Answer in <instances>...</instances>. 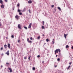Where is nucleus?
<instances>
[{
  "instance_id": "nucleus-1",
  "label": "nucleus",
  "mask_w": 73,
  "mask_h": 73,
  "mask_svg": "<svg viewBox=\"0 0 73 73\" xmlns=\"http://www.w3.org/2000/svg\"><path fill=\"white\" fill-rule=\"evenodd\" d=\"M0 3L2 4L1 6V8H4V5H3V1L1 0H0Z\"/></svg>"
},
{
  "instance_id": "nucleus-2",
  "label": "nucleus",
  "mask_w": 73,
  "mask_h": 73,
  "mask_svg": "<svg viewBox=\"0 0 73 73\" xmlns=\"http://www.w3.org/2000/svg\"><path fill=\"white\" fill-rule=\"evenodd\" d=\"M27 9V7H25L23 9H22L21 11L22 12H25V10Z\"/></svg>"
},
{
  "instance_id": "nucleus-3",
  "label": "nucleus",
  "mask_w": 73,
  "mask_h": 73,
  "mask_svg": "<svg viewBox=\"0 0 73 73\" xmlns=\"http://www.w3.org/2000/svg\"><path fill=\"white\" fill-rule=\"evenodd\" d=\"M18 27L19 29H21V25H20V24H19L18 25Z\"/></svg>"
},
{
  "instance_id": "nucleus-4",
  "label": "nucleus",
  "mask_w": 73,
  "mask_h": 73,
  "mask_svg": "<svg viewBox=\"0 0 73 73\" xmlns=\"http://www.w3.org/2000/svg\"><path fill=\"white\" fill-rule=\"evenodd\" d=\"M15 18L17 20H18V19H19V16L17 15L15 17Z\"/></svg>"
},
{
  "instance_id": "nucleus-5",
  "label": "nucleus",
  "mask_w": 73,
  "mask_h": 73,
  "mask_svg": "<svg viewBox=\"0 0 73 73\" xmlns=\"http://www.w3.org/2000/svg\"><path fill=\"white\" fill-rule=\"evenodd\" d=\"M31 26H32V23H30V25L29 26L28 28H31Z\"/></svg>"
},
{
  "instance_id": "nucleus-6",
  "label": "nucleus",
  "mask_w": 73,
  "mask_h": 73,
  "mask_svg": "<svg viewBox=\"0 0 73 73\" xmlns=\"http://www.w3.org/2000/svg\"><path fill=\"white\" fill-rule=\"evenodd\" d=\"M10 46H11V44H8V47L9 48V49H10L11 48Z\"/></svg>"
},
{
  "instance_id": "nucleus-7",
  "label": "nucleus",
  "mask_w": 73,
  "mask_h": 73,
  "mask_svg": "<svg viewBox=\"0 0 73 73\" xmlns=\"http://www.w3.org/2000/svg\"><path fill=\"white\" fill-rule=\"evenodd\" d=\"M5 54H7V55H8V56L9 55V50L7 51V52H6L5 53Z\"/></svg>"
},
{
  "instance_id": "nucleus-8",
  "label": "nucleus",
  "mask_w": 73,
  "mask_h": 73,
  "mask_svg": "<svg viewBox=\"0 0 73 73\" xmlns=\"http://www.w3.org/2000/svg\"><path fill=\"white\" fill-rule=\"evenodd\" d=\"M32 3V1L31 0H29L28 1L29 4H31Z\"/></svg>"
},
{
  "instance_id": "nucleus-9",
  "label": "nucleus",
  "mask_w": 73,
  "mask_h": 73,
  "mask_svg": "<svg viewBox=\"0 0 73 73\" xmlns=\"http://www.w3.org/2000/svg\"><path fill=\"white\" fill-rule=\"evenodd\" d=\"M8 69H9V70H10V73H11L12 71V69H11V68H9Z\"/></svg>"
},
{
  "instance_id": "nucleus-10",
  "label": "nucleus",
  "mask_w": 73,
  "mask_h": 73,
  "mask_svg": "<svg viewBox=\"0 0 73 73\" xmlns=\"http://www.w3.org/2000/svg\"><path fill=\"white\" fill-rule=\"evenodd\" d=\"M7 45L6 44H5L4 46V47L5 48V49H7Z\"/></svg>"
},
{
  "instance_id": "nucleus-11",
  "label": "nucleus",
  "mask_w": 73,
  "mask_h": 73,
  "mask_svg": "<svg viewBox=\"0 0 73 73\" xmlns=\"http://www.w3.org/2000/svg\"><path fill=\"white\" fill-rule=\"evenodd\" d=\"M64 37L65 38H66V34H64Z\"/></svg>"
},
{
  "instance_id": "nucleus-12",
  "label": "nucleus",
  "mask_w": 73,
  "mask_h": 73,
  "mask_svg": "<svg viewBox=\"0 0 73 73\" xmlns=\"http://www.w3.org/2000/svg\"><path fill=\"white\" fill-rule=\"evenodd\" d=\"M40 38V36H38L37 37V39L38 40H39V39Z\"/></svg>"
},
{
  "instance_id": "nucleus-13",
  "label": "nucleus",
  "mask_w": 73,
  "mask_h": 73,
  "mask_svg": "<svg viewBox=\"0 0 73 73\" xmlns=\"http://www.w3.org/2000/svg\"><path fill=\"white\" fill-rule=\"evenodd\" d=\"M31 56H29V57H28V58L29 60H30V58H31Z\"/></svg>"
},
{
  "instance_id": "nucleus-14",
  "label": "nucleus",
  "mask_w": 73,
  "mask_h": 73,
  "mask_svg": "<svg viewBox=\"0 0 73 73\" xmlns=\"http://www.w3.org/2000/svg\"><path fill=\"white\" fill-rule=\"evenodd\" d=\"M58 9H59V10L60 11H61V8L60 7H58Z\"/></svg>"
},
{
  "instance_id": "nucleus-15",
  "label": "nucleus",
  "mask_w": 73,
  "mask_h": 73,
  "mask_svg": "<svg viewBox=\"0 0 73 73\" xmlns=\"http://www.w3.org/2000/svg\"><path fill=\"white\" fill-rule=\"evenodd\" d=\"M11 37L12 38H14V36L13 35H11Z\"/></svg>"
},
{
  "instance_id": "nucleus-16",
  "label": "nucleus",
  "mask_w": 73,
  "mask_h": 73,
  "mask_svg": "<svg viewBox=\"0 0 73 73\" xmlns=\"http://www.w3.org/2000/svg\"><path fill=\"white\" fill-rule=\"evenodd\" d=\"M42 29H45V27H44V26H42Z\"/></svg>"
},
{
  "instance_id": "nucleus-17",
  "label": "nucleus",
  "mask_w": 73,
  "mask_h": 73,
  "mask_svg": "<svg viewBox=\"0 0 73 73\" xmlns=\"http://www.w3.org/2000/svg\"><path fill=\"white\" fill-rule=\"evenodd\" d=\"M35 69H36V68L35 67H33V70H35Z\"/></svg>"
},
{
  "instance_id": "nucleus-18",
  "label": "nucleus",
  "mask_w": 73,
  "mask_h": 73,
  "mask_svg": "<svg viewBox=\"0 0 73 73\" xmlns=\"http://www.w3.org/2000/svg\"><path fill=\"white\" fill-rule=\"evenodd\" d=\"M70 68V66H69L67 68L68 70V69H69Z\"/></svg>"
},
{
  "instance_id": "nucleus-19",
  "label": "nucleus",
  "mask_w": 73,
  "mask_h": 73,
  "mask_svg": "<svg viewBox=\"0 0 73 73\" xmlns=\"http://www.w3.org/2000/svg\"><path fill=\"white\" fill-rule=\"evenodd\" d=\"M69 47V46L68 45H67L66 46V48H68Z\"/></svg>"
},
{
  "instance_id": "nucleus-20",
  "label": "nucleus",
  "mask_w": 73,
  "mask_h": 73,
  "mask_svg": "<svg viewBox=\"0 0 73 73\" xmlns=\"http://www.w3.org/2000/svg\"><path fill=\"white\" fill-rule=\"evenodd\" d=\"M56 52L57 53H58V49H56V50L55 51V52Z\"/></svg>"
},
{
  "instance_id": "nucleus-21",
  "label": "nucleus",
  "mask_w": 73,
  "mask_h": 73,
  "mask_svg": "<svg viewBox=\"0 0 73 73\" xmlns=\"http://www.w3.org/2000/svg\"><path fill=\"white\" fill-rule=\"evenodd\" d=\"M24 28L25 29H27V27H24Z\"/></svg>"
},
{
  "instance_id": "nucleus-22",
  "label": "nucleus",
  "mask_w": 73,
  "mask_h": 73,
  "mask_svg": "<svg viewBox=\"0 0 73 73\" xmlns=\"http://www.w3.org/2000/svg\"><path fill=\"white\" fill-rule=\"evenodd\" d=\"M60 58H58L57 59V61H60Z\"/></svg>"
},
{
  "instance_id": "nucleus-23",
  "label": "nucleus",
  "mask_w": 73,
  "mask_h": 73,
  "mask_svg": "<svg viewBox=\"0 0 73 73\" xmlns=\"http://www.w3.org/2000/svg\"><path fill=\"white\" fill-rule=\"evenodd\" d=\"M46 41L47 42H48V41H49V39H47Z\"/></svg>"
},
{
  "instance_id": "nucleus-24",
  "label": "nucleus",
  "mask_w": 73,
  "mask_h": 73,
  "mask_svg": "<svg viewBox=\"0 0 73 73\" xmlns=\"http://www.w3.org/2000/svg\"><path fill=\"white\" fill-rule=\"evenodd\" d=\"M18 42L19 43H20V40H19L18 41Z\"/></svg>"
},
{
  "instance_id": "nucleus-25",
  "label": "nucleus",
  "mask_w": 73,
  "mask_h": 73,
  "mask_svg": "<svg viewBox=\"0 0 73 73\" xmlns=\"http://www.w3.org/2000/svg\"><path fill=\"white\" fill-rule=\"evenodd\" d=\"M29 13H31V10L30 9L29 10Z\"/></svg>"
},
{
  "instance_id": "nucleus-26",
  "label": "nucleus",
  "mask_w": 73,
  "mask_h": 73,
  "mask_svg": "<svg viewBox=\"0 0 73 73\" xmlns=\"http://www.w3.org/2000/svg\"><path fill=\"white\" fill-rule=\"evenodd\" d=\"M30 39L31 40H33V38L32 37H31V38H30Z\"/></svg>"
},
{
  "instance_id": "nucleus-27",
  "label": "nucleus",
  "mask_w": 73,
  "mask_h": 73,
  "mask_svg": "<svg viewBox=\"0 0 73 73\" xmlns=\"http://www.w3.org/2000/svg\"><path fill=\"white\" fill-rule=\"evenodd\" d=\"M19 5H20V3H19L17 5V6H18V7H19Z\"/></svg>"
},
{
  "instance_id": "nucleus-28",
  "label": "nucleus",
  "mask_w": 73,
  "mask_h": 73,
  "mask_svg": "<svg viewBox=\"0 0 73 73\" xmlns=\"http://www.w3.org/2000/svg\"><path fill=\"white\" fill-rule=\"evenodd\" d=\"M52 42H53L52 44H54V41H52Z\"/></svg>"
},
{
  "instance_id": "nucleus-29",
  "label": "nucleus",
  "mask_w": 73,
  "mask_h": 73,
  "mask_svg": "<svg viewBox=\"0 0 73 73\" xmlns=\"http://www.w3.org/2000/svg\"><path fill=\"white\" fill-rule=\"evenodd\" d=\"M18 11L19 12H21V10H20L18 9Z\"/></svg>"
},
{
  "instance_id": "nucleus-30",
  "label": "nucleus",
  "mask_w": 73,
  "mask_h": 73,
  "mask_svg": "<svg viewBox=\"0 0 73 73\" xmlns=\"http://www.w3.org/2000/svg\"><path fill=\"white\" fill-rule=\"evenodd\" d=\"M5 2H8V0H4Z\"/></svg>"
},
{
  "instance_id": "nucleus-31",
  "label": "nucleus",
  "mask_w": 73,
  "mask_h": 73,
  "mask_svg": "<svg viewBox=\"0 0 73 73\" xmlns=\"http://www.w3.org/2000/svg\"><path fill=\"white\" fill-rule=\"evenodd\" d=\"M3 48L1 47V50H3Z\"/></svg>"
},
{
  "instance_id": "nucleus-32",
  "label": "nucleus",
  "mask_w": 73,
  "mask_h": 73,
  "mask_svg": "<svg viewBox=\"0 0 73 73\" xmlns=\"http://www.w3.org/2000/svg\"><path fill=\"white\" fill-rule=\"evenodd\" d=\"M40 57V56L38 55L37 56V57H38V58H39V57Z\"/></svg>"
},
{
  "instance_id": "nucleus-33",
  "label": "nucleus",
  "mask_w": 73,
  "mask_h": 73,
  "mask_svg": "<svg viewBox=\"0 0 73 73\" xmlns=\"http://www.w3.org/2000/svg\"><path fill=\"white\" fill-rule=\"evenodd\" d=\"M54 5H52V8H53V7H54Z\"/></svg>"
},
{
  "instance_id": "nucleus-34",
  "label": "nucleus",
  "mask_w": 73,
  "mask_h": 73,
  "mask_svg": "<svg viewBox=\"0 0 73 73\" xmlns=\"http://www.w3.org/2000/svg\"><path fill=\"white\" fill-rule=\"evenodd\" d=\"M28 42H30H30H32V41H29Z\"/></svg>"
},
{
  "instance_id": "nucleus-35",
  "label": "nucleus",
  "mask_w": 73,
  "mask_h": 73,
  "mask_svg": "<svg viewBox=\"0 0 73 73\" xmlns=\"http://www.w3.org/2000/svg\"><path fill=\"white\" fill-rule=\"evenodd\" d=\"M19 15H22V13H19Z\"/></svg>"
},
{
  "instance_id": "nucleus-36",
  "label": "nucleus",
  "mask_w": 73,
  "mask_h": 73,
  "mask_svg": "<svg viewBox=\"0 0 73 73\" xmlns=\"http://www.w3.org/2000/svg\"><path fill=\"white\" fill-rule=\"evenodd\" d=\"M58 51L59 52H61V50H60V49H58Z\"/></svg>"
},
{
  "instance_id": "nucleus-37",
  "label": "nucleus",
  "mask_w": 73,
  "mask_h": 73,
  "mask_svg": "<svg viewBox=\"0 0 73 73\" xmlns=\"http://www.w3.org/2000/svg\"><path fill=\"white\" fill-rule=\"evenodd\" d=\"M24 59L25 60H26V59H27V58L26 57H25Z\"/></svg>"
},
{
  "instance_id": "nucleus-38",
  "label": "nucleus",
  "mask_w": 73,
  "mask_h": 73,
  "mask_svg": "<svg viewBox=\"0 0 73 73\" xmlns=\"http://www.w3.org/2000/svg\"><path fill=\"white\" fill-rule=\"evenodd\" d=\"M29 40V38H27V41L28 42Z\"/></svg>"
},
{
  "instance_id": "nucleus-39",
  "label": "nucleus",
  "mask_w": 73,
  "mask_h": 73,
  "mask_svg": "<svg viewBox=\"0 0 73 73\" xmlns=\"http://www.w3.org/2000/svg\"><path fill=\"white\" fill-rule=\"evenodd\" d=\"M71 64H72V63H71V62H70V63H69V64L70 65H71Z\"/></svg>"
},
{
  "instance_id": "nucleus-40",
  "label": "nucleus",
  "mask_w": 73,
  "mask_h": 73,
  "mask_svg": "<svg viewBox=\"0 0 73 73\" xmlns=\"http://www.w3.org/2000/svg\"><path fill=\"white\" fill-rule=\"evenodd\" d=\"M2 56H4V54H2Z\"/></svg>"
},
{
  "instance_id": "nucleus-41",
  "label": "nucleus",
  "mask_w": 73,
  "mask_h": 73,
  "mask_svg": "<svg viewBox=\"0 0 73 73\" xmlns=\"http://www.w3.org/2000/svg\"><path fill=\"white\" fill-rule=\"evenodd\" d=\"M42 63H44V61H43L42 62Z\"/></svg>"
},
{
  "instance_id": "nucleus-42",
  "label": "nucleus",
  "mask_w": 73,
  "mask_h": 73,
  "mask_svg": "<svg viewBox=\"0 0 73 73\" xmlns=\"http://www.w3.org/2000/svg\"><path fill=\"white\" fill-rule=\"evenodd\" d=\"M6 64H7V65H8V64H9V63H7Z\"/></svg>"
},
{
  "instance_id": "nucleus-43",
  "label": "nucleus",
  "mask_w": 73,
  "mask_h": 73,
  "mask_svg": "<svg viewBox=\"0 0 73 73\" xmlns=\"http://www.w3.org/2000/svg\"><path fill=\"white\" fill-rule=\"evenodd\" d=\"M55 54H56L57 52H56V51H55Z\"/></svg>"
},
{
  "instance_id": "nucleus-44",
  "label": "nucleus",
  "mask_w": 73,
  "mask_h": 73,
  "mask_svg": "<svg viewBox=\"0 0 73 73\" xmlns=\"http://www.w3.org/2000/svg\"><path fill=\"white\" fill-rule=\"evenodd\" d=\"M57 55H56V57H57Z\"/></svg>"
},
{
  "instance_id": "nucleus-45",
  "label": "nucleus",
  "mask_w": 73,
  "mask_h": 73,
  "mask_svg": "<svg viewBox=\"0 0 73 73\" xmlns=\"http://www.w3.org/2000/svg\"><path fill=\"white\" fill-rule=\"evenodd\" d=\"M43 23H45V22H44V21H43Z\"/></svg>"
},
{
  "instance_id": "nucleus-46",
  "label": "nucleus",
  "mask_w": 73,
  "mask_h": 73,
  "mask_svg": "<svg viewBox=\"0 0 73 73\" xmlns=\"http://www.w3.org/2000/svg\"><path fill=\"white\" fill-rule=\"evenodd\" d=\"M42 36H44V35L43 34V35H42Z\"/></svg>"
},
{
  "instance_id": "nucleus-47",
  "label": "nucleus",
  "mask_w": 73,
  "mask_h": 73,
  "mask_svg": "<svg viewBox=\"0 0 73 73\" xmlns=\"http://www.w3.org/2000/svg\"><path fill=\"white\" fill-rule=\"evenodd\" d=\"M6 39H8V38L6 37Z\"/></svg>"
},
{
  "instance_id": "nucleus-48",
  "label": "nucleus",
  "mask_w": 73,
  "mask_h": 73,
  "mask_svg": "<svg viewBox=\"0 0 73 73\" xmlns=\"http://www.w3.org/2000/svg\"><path fill=\"white\" fill-rule=\"evenodd\" d=\"M72 49H73V46L72 47Z\"/></svg>"
},
{
  "instance_id": "nucleus-49",
  "label": "nucleus",
  "mask_w": 73,
  "mask_h": 73,
  "mask_svg": "<svg viewBox=\"0 0 73 73\" xmlns=\"http://www.w3.org/2000/svg\"><path fill=\"white\" fill-rule=\"evenodd\" d=\"M1 68H2V67H3V66H2H2H1Z\"/></svg>"
},
{
  "instance_id": "nucleus-50",
  "label": "nucleus",
  "mask_w": 73,
  "mask_h": 73,
  "mask_svg": "<svg viewBox=\"0 0 73 73\" xmlns=\"http://www.w3.org/2000/svg\"><path fill=\"white\" fill-rule=\"evenodd\" d=\"M57 66H55V67H57Z\"/></svg>"
},
{
  "instance_id": "nucleus-51",
  "label": "nucleus",
  "mask_w": 73,
  "mask_h": 73,
  "mask_svg": "<svg viewBox=\"0 0 73 73\" xmlns=\"http://www.w3.org/2000/svg\"><path fill=\"white\" fill-rule=\"evenodd\" d=\"M66 36H67V35H68V34H66Z\"/></svg>"
},
{
  "instance_id": "nucleus-52",
  "label": "nucleus",
  "mask_w": 73,
  "mask_h": 73,
  "mask_svg": "<svg viewBox=\"0 0 73 73\" xmlns=\"http://www.w3.org/2000/svg\"><path fill=\"white\" fill-rule=\"evenodd\" d=\"M43 25H44V23H43Z\"/></svg>"
},
{
  "instance_id": "nucleus-53",
  "label": "nucleus",
  "mask_w": 73,
  "mask_h": 73,
  "mask_svg": "<svg viewBox=\"0 0 73 73\" xmlns=\"http://www.w3.org/2000/svg\"><path fill=\"white\" fill-rule=\"evenodd\" d=\"M13 10H14V9L13 8Z\"/></svg>"
}]
</instances>
